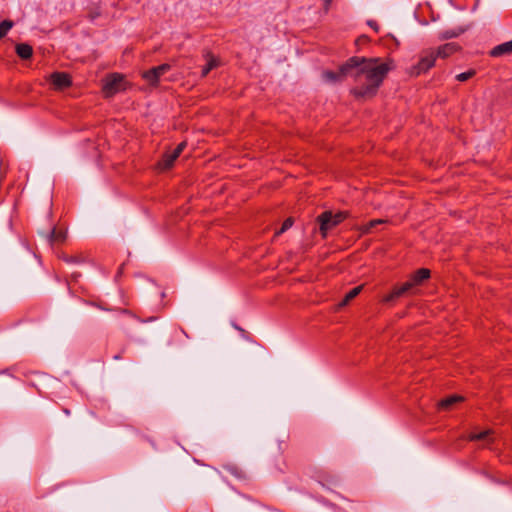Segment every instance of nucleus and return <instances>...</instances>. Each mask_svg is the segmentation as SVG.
Instances as JSON below:
<instances>
[{"instance_id": "obj_1", "label": "nucleus", "mask_w": 512, "mask_h": 512, "mask_svg": "<svg viewBox=\"0 0 512 512\" xmlns=\"http://www.w3.org/2000/svg\"><path fill=\"white\" fill-rule=\"evenodd\" d=\"M390 70V64L380 61L379 58L358 56L351 57L341 66V73L349 75L356 83L351 93L357 99L374 97Z\"/></svg>"}, {"instance_id": "obj_2", "label": "nucleus", "mask_w": 512, "mask_h": 512, "mask_svg": "<svg viewBox=\"0 0 512 512\" xmlns=\"http://www.w3.org/2000/svg\"><path fill=\"white\" fill-rule=\"evenodd\" d=\"M430 270L421 268L411 274L410 279L402 284L399 288H413L414 286L423 285L425 280L429 279Z\"/></svg>"}, {"instance_id": "obj_3", "label": "nucleus", "mask_w": 512, "mask_h": 512, "mask_svg": "<svg viewBox=\"0 0 512 512\" xmlns=\"http://www.w3.org/2000/svg\"><path fill=\"white\" fill-rule=\"evenodd\" d=\"M171 66L169 64H161L144 72L143 77L150 85H157L161 76H163Z\"/></svg>"}, {"instance_id": "obj_4", "label": "nucleus", "mask_w": 512, "mask_h": 512, "mask_svg": "<svg viewBox=\"0 0 512 512\" xmlns=\"http://www.w3.org/2000/svg\"><path fill=\"white\" fill-rule=\"evenodd\" d=\"M123 78L118 74L108 76L103 85V91L107 97H110L121 90Z\"/></svg>"}, {"instance_id": "obj_5", "label": "nucleus", "mask_w": 512, "mask_h": 512, "mask_svg": "<svg viewBox=\"0 0 512 512\" xmlns=\"http://www.w3.org/2000/svg\"><path fill=\"white\" fill-rule=\"evenodd\" d=\"M61 259L68 264H91L92 266H96L95 260L86 252H77L72 255L64 254L61 256Z\"/></svg>"}, {"instance_id": "obj_6", "label": "nucleus", "mask_w": 512, "mask_h": 512, "mask_svg": "<svg viewBox=\"0 0 512 512\" xmlns=\"http://www.w3.org/2000/svg\"><path fill=\"white\" fill-rule=\"evenodd\" d=\"M319 223V231L323 237L327 236L329 230L337 226L333 221V213L331 211H324L317 217Z\"/></svg>"}, {"instance_id": "obj_7", "label": "nucleus", "mask_w": 512, "mask_h": 512, "mask_svg": "<svg viewBox=\"0 0 512 512\" xmlns=\"http://www.w3.org/2000/svg\"><path fill=\"white\" fill-rule=\"evenodd\" d=\"M51 83L57 90H62L69 87L72 83L71 77L65 72H54L50 76Z\"/></svg>"}, {"instance_id": "obj_8", "label": "nucleus", "mask_w": 512, "mask_h": 512, "mask_svg": "<svg viewBox=\"0 0 512 512\" xmlns=\"http://www.w3.org/2000/svg\"><path fill=\"white\" fill-rule=\"evenodd\" d=\"M436 60V55L433 51L429 52L425 56H423L418 64L414 67L413 73L419 75L421 73L426 72L428 69L433 67Z\"/></svg>"}, {"instance_id": "obj_9", "label": "nucleus", "mask_w": 512, "mask_h": 512, "mask_svg": "<svg viewBox=\"0 0 512 512\" xmlns=\"http://www.w3.org/2000/svg\"><path fill=\"white\" fill-rule=\"evenodd\" d=\"M66 231L57 230L55 227L46 234V239L50 245L56 242H63L66 239Z\"/></svg>"}, {"instance_id": "obj_10", "label": "nucleus", "mask_w": 512, "mask_h": 512, "mask_svg": "<svg viewBox=\"0 0 512 512\" xmlns=\"http://www.w3.org/2000/svg\"><path fill=\"white\" fill-rule=\"evenodd\" d=\"M510 53H512V40L497 45L490 51V55L493 57H500Z\"/></svg>"}, {"instance_id": "obj_11", "label": "nucleus", "mask_w": 512, "mask_h": 512, "mask_svg": "<svg viewBox=\"0 0 512 512\" xmlns=\"http://www.w3.org/2000/svg\"><path fill=\"white\" fill-rule=\"evenodd\" d=\"M205 58H206L207 63L203 67V69L201 71V76L202 77H206L211 70H213L214 68L218 67L219 64H220L219 59L216 58L215 56H213L210 53H207L205 55Z\"/></svg>"}, {"instance_id": "obj_12", "label": "nucleus", "mask_w": 512, "mask_h": 512, "mask_svg": "<svg viewBox=\"0 0 512 512\" xmlns=\"http://www.w3.org/2000/svg\"><path fill=\"white\" fill-rule=\"evenodd\" d=\"M459 46L456 43H446L437 49L436 57L446 58L456 52Z\"/></svg>"}, {"instance_id": "obj_13", "label": "nucleus", "mask_w": 512, "mask_h": 512, "mask_svg": "<svg viewBox=\"0 0 512 512\" xmlns=\"http://www.w3.org/2000/svg\"><path fill=\"white\" fill-rule=\"evenodd\" d=\"M464 401V397L463 396H460V395H452L446 399H443L441 400L439 403H438V407L441 408V409H445V410H448L452 407V405H454L455 403H459V402H462Z\"/></svg>"}, {"instance_id": "obj_14", "label": "nucleus", "mask_w": 512, "mask_h": 512, "mask_svg": "<svg viewBox=\"0 0 512 512\" xmlns=\"http://www.w3.org/2000/svg\"><path fill=\"white\" fill-rule=\"evenodd\" d=\"M16 53L22 59H29L33 54V49L29 44L21 43L16 46Z\"/></svg>"}, {"instance_id": "obj_15", "label": "nucleus", "mask_w": 512, "mask_h": 512, "mask_svg": "<svg viewBox=\"0 0 512 512\" xmlns=\"http://www.w3.org/2000/svg\"><path fill=\"white\" fill-rule=\"evenodd\" d=\"M322 77L324 81L333 83L341 81L344 77H349V75H343L340 69L339 72L325 71L323 72Z\"/></svg>"}, {"instance_id": "obj_16", "label": "nucleus", "mask_w": 512, "mask_h": 512, "mask_svg": "<svg viewBox=\"0 0 512 512\" xmlns=\"http://www.w3.org/2000/svg\"><path fill=\"white\" fill-rule=\"evenodd\" d=\"M177 159V157H174V154L167 153L163 156L162 160L159 162V167L162 170H166L172 167L174 161Z\"/></svg>"}, {"instance_id": "obj_17", "label": "nucleus", "mask_w": 512, "mask_h": 512, "mask_svg": "<svg viewBox=\"0 0 512 512\" xmlns=\"http://www.w3.org/2000/svg\"><path fill=\"white\" fill-rule=\"evenodd\" d=\"M359 292H360V290H350V292L346 294V296L343 298V300L341 302H339L336 309L343 308L344 306L349 304L350 301H352L359 294Z\"/></svg>"}, {"instance_id": "obj_18", "label": "nucleus", "mask_w": 512, "mask_h": 512, "mask_svg": "<svg viewBox=\"0 0 512 512\" xmlns=\"http://www.w3.org/2000/svg\"><path fill=\"white\" fill-rule=\"evenodd\" d=\"M384 223H386V220H384V219H374V220H371L367 224H365V225H363L361 227V232L362 233H368L375 226L380 225V224H384Z\"/></svg>"}, {"instance_id": "obj_19", "label": "nucleus", "mask_w": 512, "mask_h": 512, "mask_svg": "<svg viewBox=\"0 0 512 512\" xmlns=\"http://www.w3.org/2000/svg\"><path fill=\"white\" fill-rule=\"evenodd\" d=\"M13 25L14 23L11 20H4L0 23V39L7 35Z\"/></svg>"}, {"instance_id": "obj_20", "label": "nucleus", "mask_w": 512, "mask_h": 512, "mask_svg": "<svg viewBox=\"0 0 512 512\" xmlns=\"http://www.w3.org/2000/svg\"><path fill=\"white\" fill-rule=\"evenodd\" d=\"M404 290H395L381 298L382 302L389 303L399 298Z\"/></svg>"}, {"instance_id": "obj_21", "label": "nucleus", "mask_w": 512, "mask_h": 512, "mask_svg": "<svg viewBox=\"0 0 512 512\" xmlns=\"http://www.w3.org/2000/svg\"><path fill=\"white\" fill-rule=\"evenodd\" d=\"M463 29L458 30H445L441 33L440 38L441 39H451L459 36L461 33H463Z\"/></svg>"}, {"instance_id": "obj_22", "label": "nucleus", "mask_w": 512, "mask_h": 512, "mask_svg": "<svg viewBox=\"0 0 512 512\" xmlns=\"http://www.w3.org/2000/svg\"><path fill=\"white\" fill-rule=\"evenodd\" d=\"M493 433L492 430H486L477 434H471L469 436V440L476 441V440H486L491 434Z\"/></svg>"}, {"instance_id": "obj_23", "label": "nucleus", "mask_w": 512, "mask_h": 512, "mask_svg": "<svg viewBox=\"0 0 512 512\" xmlns=\"http://www.w3.org/2000/svg\"><path fill=\"white\" fill-rule=\"evenodd\" d=\"M293 225V219L292 218H287L283 224H282V227L276 232L275 236H278L282 233H284L285 231H287L289 228H291Z\"/></svg>"}, {"instance_id": "obj_24", "label": "nucleus", "mask_w": 512, "mask_h": 512, "mask_svg": "<svg viewBox=\"0 0 512 512\" xmlns=\"http://www.w3.org/2000/svg\"><path fill=\"white\" fill-rule=\"evenodd\" d=\"M475 74L474 70H468L466 72H462L456 76V79L460 82L467 81Z\"/></svg>"}, {"instance_id": "obj_25", "label": "nucleus", "mask_w": 512, "mask_h": 512, "mask_svg": "<svg viewBox=\"0 0 512 512\" xmlns=\"http://www.w3.org/2000/svg\"><path fill=\"white\" fill-rule=\"evenodd\" d=\"M345 218H346L345 212H338L336 214H333V221H334V224H336V225L341 223Z\"/></svg>"}, {"instance_id": "obj_26", "label": "nucleus", "mask_w": 512, "mask_h": 512, "mask_svg": "<svg viewBox=\"0 0 512 512\" xmlns=\"http://www.w3.org/2000/svg\"><path fill=\"white\" fill-rule=\"evenodd\" d=\"M186 143L185 142H182L180 143L175 149L174 151L172 152L174 154V157H179L181 152L183 151L184 147H185Z\"/></svg>"}, {"instance_id": "obj_27", "label": "nucleus", "mask_w": 512, "mask_h": 512, "mask_svg": "<svg viewBox=\"0 0 512 512\" xmlns=\"http://www.w3.org/2000/svg\"><path fill=\"white\" fill-rule=\"evenodd\" d=\"M323 1V9L324 12L327 13L330 9V6L332 4V0H322Z\"/></svg>"}, {"instance_id": "obj_28", "label": "nucleus", "mask_w": 512, "mask_h": 512, "mask_svg": "<svg viewBox=\"0 0 512 512\" xmlns=\"http://www.w3.org/2000/svg\"><path fill=\"white\" fill-rule=\"evenodd\" d=\"M79 277H81V274H80V273H73V274L71 275L72 280L68 282V285H71V284H73V283H76Z\"/></svg>"}, {"instance_id": "obj_29", "label": "nucleus", "mask_w": 512, "mask_h": 512, "mask_svg": "<svg viewBox=\"0 0 512 512\" xmlns=\"http://www.w3.org/2000/svg\"><path fill=\"white\" fill-rule=\"evenodd\" d=\"M367 24H368L371 28H373L375 31H378L379 26H378V24H377L375 21H373V20H369V21L367 22Z\"/></svg>"}, {"instance_id": "obj_30", "label": "nucleus", "mask_w": 512, "mask_h": 512, "mask_svg": "<svg viewBox=\"0 0 512 512\" xmlns=\"http://www.w3.org/2000/svg\"><path fill=\"white\" fill-rule=\"evenodd\" d=\"M99 15H100V12H92V13H90V18H91V20H94Z\"/></svg>"}, {"instance_id": "obj_31", "label": "nucleus", "mask_w": 512, "mask_h": 512, "mask_svg": "<svg viewBox=\"0 0 512 512\" xmlns=\"http://www.w3.org/2000/svg\"><path fill=\"white\" fill-rule=\"evenodd\" d=\"M364 285L365 284L362 283V284L357 285L355 288L361 289V288H364Z\"/></svg>"}]
</instances>
